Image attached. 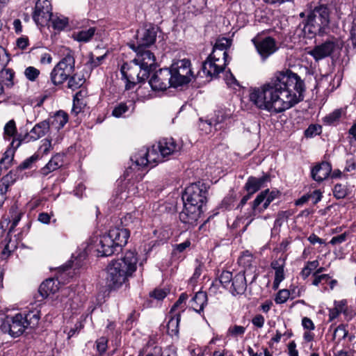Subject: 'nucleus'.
Returning a JSON list of instances; mask_svg holds the SVG:
<instances>
[{"instance_id": "nucleus-30", "label": "nucleus", "mask_w": 356, "mask_h": 356, "mask_svg": "<svg viewBox=\"0 0 356 356\" xmlns=\"http://www.w3.org/2000/svg\"><path fill=\"white\" fill-rule=\"evenodd\" d=\"M15 181V179L11 173H8L0 179V208L7 199V192Z\"/></svg>"}, {"instance_id": "nucleus-57", "label": "nucleus", "mask_w": 356, "mask_h": 356, "mask_svg": "<svg viewBox=\"0 0 356 356\" xmlns=\"http://www.w3.org/2000/svg\"><path fill=\"white\" fill-rule=\"evenodd\" d=\"M286 256H281L271 262L270 266L273 270L284 268L286 265Z\"/></svg>"}, {"instance_id": "nucleus-15", "label": "nucleus", "mask_w": 356, "mask_h": 356, "mask_svg": "<svg viewBox=\"0 0 356 356\" xmlns=\"http://www.w3.org/2000/svg\"><path fill=\"white\" fill-rule=\"evenodd\" d=\"M138 261L137 253L135 251L129 250L121 258L112 261L122 268L129 277L136 270Z\"/></svg>"}, {"instance_id": "nucleus-23", "label": "nucleus", "mask_w": 356, "mask_h": 356, "mask_svg": "<svg viewBox=\"0 0 356 356\" xmlns=\"http://www.w3.org/2000/svg\"><path fill=\"white\" fill-rule=\"evenodd\" d=\"M107 235L112 239L114 247L118 251L127 244L130 233L127 228L114 227L109 230Z\"/></svg>"}, {"instance_id": "nucleus-20", "label": "nucleus", "mask_w": 356, "mask_h": 356, "mask_svg": "<svg viewBox=\"0 0 356 356\" xmlns=\"http://www.w3.org/2000/svg\"><path fill=\"white\" fill-rule=\"evenodd\" d=\"M128 278L122 268L113 261L111 262L107 268L106 277L108 286L111 289L119 288Z\"/></svg>"}, {"instance_id": "nucleus-39", "label": "nucleus", "mask_w": 356, "mask_h": 356, "mask_svg": "<svg viewBox=\"0 0 356 356\" xmlns=\"http://www.w3.org/2000/svg\"><path fill=\"white\" fill-rule=\"evenodd\" d=\"M14 74L15 73L11 69L4 67L3 70L0 71V78L7 86L10 87L13 86V79Z\"/></svg>"}, {"instance_id": "nucleus-31", "label": "nucleus", "mask_w": 356, "mask_h": 356, "mask_svg": "<svg viewBox=\"0 0 356 356\" xmlns=\"http://www.w3.org/2000/svg\"><path fill=\"white\" fill-rule=\"evenodd\" d=\"M207 302V295L205 292L198 291L191 300V307L194 311L200 313Z\"/></svg>"}, {"instance_id": "nucleus-22", "label": "nucleus", "mask_w": 356, "mask_h": 356, "mask_svg": "<svg viewBox=\"0 0 356 356\" xmlns=\"http://www.w3.org/2000/svg\"><path fill=\"white\" fill-rule=\"evenodd\" d=\"M95 248L99 257H108L117 251L113 245V241L107 234L97 238Z\"/></svg>"}, {"instance_id": "nucleus-34", "label": "nucleus", "mask_w": 356, "mask_h": 356, "mask_svg": "<svg viewBox=\"0 0 356 356\" xmlns=\"http://www.w3.org/2000/svg\"><path fill=\"white\" fill-rule=\"evenodd\" d=\"M345 115L343 108H338L323 118V122L327 125H332L339 122L340 118Z\"/></svg>"}, {"instance_id": "nucleus-40", "label": "nucleus", "mask_w": 356, "mask_h": 356, "mask_svg": "<svg viewBox=\"0 0 356 356\" xmlns=\"http://www.w3.org/2000/svg\"><path fill=\"white\" fill-rule=\"evenodd\" d=\"M49 22H51L53 28L57 30L64 29L68 24L67 18L54 16L53 15Z\"/></svg>"}, {"instance_id": "nucleus-8", "label": "nucleus", "mask_w": 356, "mask_h": 356, "mask_svg": "<svg viewBox=\"0 0 356 356\" xmlns=\"http://www.w3.org/2000/svg\"><path fill=\"white\" fill-rule=\"evenodd\" d=\"M122 77L126 80V89L130 90L134 88L136 83L144 81L149 76L147 70H143L133 60L129 63H124L121 67Z\"/></svg>"}, {"instance_id": "nucleus-36", "label": "nucleus", "mask_w": 356, "mask_h": 356, "mask_svg": "<svg viewBox=\"0 0 356 356\" xmlns=\"http://www.w3.org/2000/svg\"><path fill=\"white\" fill-rule=\"evenodd\" d=\"M63 138V136L60 134H58L57 137L54 138V136H51V139L45 138L42 140V144L39 148V150L40 152H42V154H47L52 149L51 145V140H54L56 143H58L60 140H61Z\"/></svg>"}, {"instance_id": "nucleus-44", "label": "nucleus", "mask_w": 356, "mask_h": 356, "mask_svg": "<svg viewBox=\"0 0 356 356\" xmlns=\"http://www.w3.org/2000/svg\"><path fill=\"white\" fill-rule=\"evenodd\" d=\"M291 297V291L288 289L280 290L275 298L277 304H283Z\"/></svg>"}, {"instance_id": "nucleus-54", "label": "nucleus", "mask_w": 356, "mask_h": 356, "mask_svg": "<svg viewBox=\"0 0 356 356\" xmlns=\"http://www.w3.org/2000/svg\"><path fill=\"white\" fill-rule=\"evenodd\" d=\"M333 193L336 198L342 199L343 198L347 193L344 186L341 184H336L333 189Z\"/></svg>"}, {"instance_id": "nucleus-37", "label": "nucleus", "mask_w": 356, "mask_h": 356, "mask_svg": "<svg viewBox=\"0 0 356 356\" xmlns=\"http://www.w3.org/2000/svg\"><path fill=\"white\" fill-rule=\"evenodd\" d=\"M85 83V79L83 76L74 74L69 77L67 86L72 90L79 88Z\"/></svg>"}, {"instance_id": "nucleus-61", "label": "nucleus", "mask_w": 356, "mask_h": 356, "mask_svg": "<svg viewBox=\"0 0 356 356\" xmlns=\"http://www.w3.org/2000/svg\"><path fill=\"white\" fill-rule=\"evenodd\" d=\"M167 295V292L163 289H155L150 293V296L154 298L161 300H163Z\"/></svg>"}, {"instance_id": "nucleus-18", "label": "nucleus", "mask_w": 356, "mask_h": 356, "mask_svg": "<svg viewBox=\"0 0 356 356\" xmlns=\"http://www.w3.org/2000/svg\"><path fill=\"white\" fill-rule=\"evenodd\" d=\"M338 49H340L339 41L337 39L332 38L319 45H316L309 54L316 60H319L330 56Z\"/></svg>"}, {"instance_id": "nucleus-53", "label": "nucleus", "mask_w": 356, "mask_h": 356, "mask_svg": "<svg viewBox=\"0 0 356 356\" xmlns=\"http://www.w3.org/2000/svg\"><path fill=\"white\" fill-rule=\"evenodd\" d=\"M105 56L106 54L95 57L93 54L90 53L89 55V60L87 64L89 65L90 68L96 67L101 64L102 60L105 58Z\"/></svg>"}, {"instance_id": "nucleus-52", "label": "nucleus", "mask_w": 356, "mask_h": 356, "mask_svg": "<svg viewBox=\"0 0 356 356\" xmlns=\"http://www.w3.org/2000/svg\"><path fill=\"white\" fill-rule=\"evenodd\" d=\"M231 45V41L227 38H222L216 40L213 48L220 49L222 51H227V49Z\"/></svg>"}, {"instance_id": "nucleus-46", "label": "nucleus", "mask_w": 356, "mask_h": 356, "mask_svg": "<svg viewBox=\"0 0 356 356\" xmlns=\"http://www.w3.org/2000/svg\"><path fill=\"white\" fill-rule=\"evenodd\" d=\"M204 268V265L202 262L199 261L198 259L195 260V268L193 273V276L191 278V282L192 283H195L199 279L200 275H202L203 270Z\"/></svg>"}, {"instance_id": "nucleus-58", "label": "nucleus", "mask_w": 356, "mask_h": 356, "mask_svg": "<svg viewBox=\"0 0 356 356\" xmlns=\"http://www.w3.org/2000/svg\"><path fill=\"white\" fill-rule=\"evenodd\" d=\"M245 331V328L241 325H234L228 329V333L232 336L243 335Z\"/></svg>"}, {"instance_id": "nucleus-47", "label": "nucleus", "mask_w": 356, "mask_h": 356, "mask_svg": "<svg viewBox=\"0 0 356 356\" xmlns=\"http://www.w3.org/2000/svg\"><path fill=\"white\" fill-rule=\"evenodd\" d=\"M187 298L188 296L186 293H181L179 299L171 308L170 314H172L178 309H180L179 312H183L185 307V302L187 300Z\"/></svg>"}, {"instance_id": "nucleus-17", "label": "nucleus", "mask_w": 356, "mask_h": 356, "mask_svg": "<svg viewBox=\"0 0 356 356\" xmlns=\"http://www.w3.org/2000/svg\"><path fill=\"white\" fill-rule=\"evenodd\" d=\"M278 194V191H270L269 189L261 192L252 202L253 215L264 212L269 204L277 197Z\"/></svg>"}, {"instance_id": "nucleus-2", "label": "nucleus", "mask_w": 356, "mask_h": 356, "mask_svg": "<svg viewBox=\"0 0 356 356\" xmlns=\"http://www.w3.org/2000/svg\"><path fill=\"white\" fill-rule=\"evenodd\" d=\"M182 145L172 138H165L154 145L151 148H143L131 157V161L136 166H155L158 163L164 161L170 155L179 152Z\"/></svg>"}, {"instance_id": "nucleus-11", "label": "nucleus", "mask_w": 356, "mask_h": 356, "mask_svg": "<svg viewBox=\"0 0 356 356\" xmlns=\"http://www.w3.org/2000/svg\"><path fill=\"white\" fill-rule=\"evenodd\" d=\"M157 28L151 25H146L138 30L136 35V43L130 44L131 48H147L152 45L156 38Z\"/></svg>"}, {"instance_id": "nucleus-6", "label": "nucleus", "mask_w": 356, "mask_h": 356, "mask_svg": "<svg viewBox=\"0 0 356 356\" xmlns=\"http://www.w3.org/2000/svg\"><path fill=\"white\" fill-rule=\"evenodd\" d=\"M75 60L71 53L63 58L52 70L50 78L54 85L64 83L74 71Z\"/></svg>"}, {"instance_id": "nucleus-9", "label": "nucleus", "mask_w": 356, "mask_h": 356, "mask_svg": "<svg viewBox=\"0 0 356 356\" xmlns=\"http://www.w3.org/2000/svg\"><path fill=\"white\" fill-rule=\"evenodd\" d=\"M256 271L255 266H250L244 271L236 273L232 280L229 291L233 296L243 294L247 289L246 277H250V282L252 283L258 277V273Z\"/></svg>"}, {"instance_id": "nucleus-1", "label": "nucleus", "mask_w": 356, "mask_h": 356, "mask_svg": "<svg viewBox=\"0 0 356 356\" xmlns=\"http://www.w3.org/2000/svg\"><path fill=\"white\" fill-rule=\"evenodd\" d=\"M305 84L291 70L277 72L271 80L251 90L250 101L259 109L282 113L303 99Z\"/></svg>"}, {"instance_id": "nucleus-7", "label": "nucleus", "mask_w": 356, "mask_h": 356, "mask_svg": "<svg viewBox=\"0 0 356 356\" xmlns=\"http://www.w3.org/2000/svg\"><path fill=\"white\" fill-rule=\"evenodd\" d=\"M207 186L205 184L198 181L186 188L182 195L184 204L198 206L202 209L207 200Z\"/></svg>"}, {"instance_id": "nucleus-33", "label": "nucleus", "mask_w": 356, "mask_h": 356, "mask_svg": "<svg viewBox=\"0 0 356 356\" xmlns=\"http://www.w3.org/2000/svg\"><path fill=\"white\" fill-rule=\"evenodd\" d=\"M180 321V312L171 315L167 323L168 333L171 335H177L179 332V324Z\"/></svg>"}, {"instance_id": "nucleus-38", "label": "nucleus", "mask_w": 356, "mask_h": 356, "mask_svg": "<svg viewBox=\"0 0 356 356\" xmlns=\"http://www.w3.org/2000/svg\"><path fill=\"white\" fill-rule=\"evenodd\" d=\"M130 107H131L132 110L134 109V104L132 102H129V105L127 103H120L115 107L113 110L112 114L116 118H120L122 116L124 113L127 112Z\"/></svg>"}, {"instance_id": "nucleus-59", "label": "nucleus", "mask_w": 356, "mask_h": 356, "mask_svg": "<svg viewBox=\"0 0 356 356\" xmlns=\"http://www.w3.org/2000/svg\"><path fill=\"white\" fill-rule=\"evenodd\" d=\"M229 114H226L222 111H218L217 113L216 114V118L214 120L215 121V129H218V128L217 126L220 124V123L223 122L225 119H227L229 117Z\"/></svg>"}, {"instance_id": "nucleus-14", "label": "nucleus", "mask_w": 356, "mask_h": 356, "mask_svg": "<svg viewBox=\"0 0 356 356\" xmlns=\"http://www.w3.org/2000/svg\"><path fill=\"white\" fill-rule=\"evenodd\" d=\"M252 41L264 61L278 49L275 40L271 37H266L262 39L254 38Z\"/></svg>"}, {"instance_id": "nucleus-5", "label": "nucleus", "mask_w": 356, "mask_h": 356, "mask_svg": "<svg viewBox=\"0 0 356 356\" xmlns=\"http://www.w3.org/2000/svg\"><path fill=\"white\" fill-rule=\"evenodd\" d=\"M168 70L172 76V87L186 84L194 77L191 61L186 58L174 61Z\"/></svg>"}, {"instance_id": "nucleus-56", "label": "nucleus", "mask_w": 356, "mask_h": 356, "mask_svg": "<svg viewBox=\"0 0 356 356\" xmlns=\"http://www.w3.org/2000/svg\"><path fill=\"white\" fill-rule=\"evenodd\" d=\"M39 156L38 154H33L31 157L24 160L20 165L19 168L22 170L30 168L32 164L38 159Z\"/></svg>"}, {"instance_id": "nucleus-51", "label": "nucleus", "mask_w": 356, "mask_h": 356, "mask_svg": "<svg viewBox=\"0 0 356 356\" xmlns=\"http://www.w3.org/2000/svg\"><path fill=\"white\" fill-rule=\"evenodd\" d=\"M348 336V330L343 324L339 325L334 332V337L338 338L339 340L345 339Z\"/></svg>"}, {"instance_id": "nucleus-12", "label": "nucleus", "mask_w": 356, "mask_h": 356, "mask_svg": "<svg viewBox=\"0 0 356 356\" xmlns=\"http://www.w3.org/2000/svg\"><path fill=\"white\" fill-rule=\"evenodd\" d=\"M10 213H12V222L10 227L9 228L7 236L6 238L2 241L0 243V248H2V251L1 254L2 257H7L10 255V254L14 251L17 245L15 242L11 241V238L10 237V234L13 232L15 227L17 225L19 222L21 220L22 213L21 212L17 211V208L12 207L10 209Z\"/></svg>"}, {"instance_id": "nucleus-55", "label": "nucleus", "mask_w": 356, "mask_h": 356, "mask_svg": "<svg viewBox=\"0 0 356 356\" xmlns=\"http://www.w3.org/2000/svg\"><path fill=\"white\" fill-rule=\"evenodd\" d=\"M321 127L318 125L311 124L305 130V135L306 137H313L314 136L318 135L321 133Z\"/></svg>"}, {"instance_id": "nucleus-13", "label": "nucleus", "mask_w": 356, "mask_h": 356, "mask_svg": "<svg viewBox=\"0 0 356 356\" xmlns=\"http://www.w3.org/2000/svg\"><path fill=\"white\" fill-rule=\"evenodd\" d=\"M149 84L154 91H163L172 86V76L168 68L160 69L154 72L149 80Z\"/></svg>"}, {"instance_id": "nucleus-41", "label": "nucleus", "mask_w": 356, "mask_h": 356, "mask_svg": "<svg viewBox=\"0 0 356 356\" xmlns=\"http://www.w3.org/2000/svg\"><path fill=\"white\" fill-rule=\"evenodd\" d=\"M234 275L232 272L223 270L219 276V280L222 286L229 289Z\"/></svg>"}, {"instance_id": "nucleus-19", "label": "nucleus", "mask_w": 356, "mask_h": 356, "mask_svg": "<svg viewBox=\"0 0 356 356\" xmlns=\"http://www.w3.org/2000/svg\"><path fill=\"white\" fill-rule=\"evenodd\" d=\"M51 3L47 0H38L35 6L33 19L38 25L49 22L52 17Z\"/></svg>"}, {"instance_id": "nucleus-24", "label": "nucleus", "mask_w": 356, "mask_h": 356, "mask_svg": "<svg viewBox=\"0 0 356 356\" xmlns=\"http://www.w3.org/2000/svg\"><path fill=\"white\" fill-rule=\"evenodd\" d=\"M332 172V166L330 163L323 161L316 164L311 170L312 178L317 181L322 182L326 179Z\"/></svg>"}, {"instance_id": "nucleus-25", "label": "nucleus", "mask_w": 356, "mask_h": 356, "mask_svg": "<svg viewBox=\"0 0 356 356\" xmlns=\"http://www.w3.org/2000/svg\"><path fill=\"white\" fill-rule=\"evenodd\" d=\"M270 181V175L268 174L264 175L259 178L250 177L244 186V188L248 193L253 195L260 188L264 187L266 184Z\"/></svg>"}, {"instance_id": "nucleus-48", "label": "nucleus", "mask_w": 356, "mask_h": 356, "mask_svg": "<svg viewBox=\"0 0 356 356\" xmlns=\"http://www.w3.org/2000/svg\"><path fill=\"white\" fill-rule=\"evenodd\" d=\"M275 279L273 282V288L277 289L280 284L284 280V268L275 269Z\"/></svg>"}, {"instance_id": "nucleus-63", "label": "nucleus", "mask_w": 356, "mask_h": 356, "mask_svg": "<svg viewBox=\"0 0 356 356\" xmlns=\"http://www.w3.org/2000/svg\"><path fill=\"white\" fill-rule=\"evenodd\" d=\"M347 234L343 233L340 235L332 237L330 240V243L332 245L340 244L344 242L346 240Z\"/></svg>"}, {"instance_id": "nucleus-3", "label": "nucleus", "mask_w": 356, "mask_h": 356, "mask_svg": "<svg viewBox=\"0 0 356 356\" xmlns=\"http://www.w3.org/2000/svg\"><path fill=\"white\" fill-rule=\"evenodd\" d=\"M40 320V312L30 311L28 313H19L13 316H7L3 320L1 329L13 337L20 336L28 328L35 327Z\"/></svg>"}, {"instance_id": "nucleus-16", "label": "nucleus", "mask_w": 356, "mask_h": 356, "mask_svg": "<svg viewBox=\"0 0 356 356\" xmlns=\"http://www.w3.org/2000/svg\"><path fill=\"white\" fill-rule=\"evenodd\" d=\"M136 53V56L133 60L143 70H147L148 73L155 69V56L154 55L146 48L136 47L131 48Z\"/></svg>"}, {"instance_id": "nucleus-60", "label": "nucleus", "mask_w": 356, "mask_h": 356, "mask_svg": "<svg viewBox=\"0 0 356 356\" xmlns=\"http://www.w3.org/2000/svg\"><path fill=\"white\" fill-rule=\"evenodd\" d=\"M16 44L18 48L22 50L25 49L29 44V38L27 36H22L19 38L16 41Z\"/></svg>"}, {"instance_id": "nucleus-4", "label": "nucleus", "mask_w": 356, "mask_h": 356, "mask_svg": "<svg viewBox=\"0 0 356 356\" xmlns=\"http://www.w3.org/2000/svg\"><path fill=\"white\" fill-rule=\"evenodd\" d=\"M330 9L327 5L314 6L307 15L305 31L313 35H323L330 24Z\"/></svg>"}, {"instance_id": "nucleus-26", "label": "nucleus", "mask_w": 356, "mask_h": 356, "mask_svg": "<svg viewBox=\"0 0 356 356\" xmlns=\"http://www.w3.org/2000/svg\"><path fill=\"white\" fill-rule=\"evenodd\" d=\"M220 64L215 59H211L208 57L202 64V71L207 76L216 77L220 72H223L225 67V66H220Z\"/></svg>"}, {"instance_id": "nucleus-50", "label": "nucleus", "mask_w": 356, "mask_h": 356, "mask_svg": "<svg viewBox=\"0 0 356 356\" xmlns=\"http://www.w3.org/2000/svg\"><path fill=\"white\" fill-rule=\"evenodd\" d=\"M26 77L31 81H34L39 76L40 71L34 67H28L24 72Z\"/></svg>"}, {"instance_id": "nucleus-21", "label": "nucleus", "mask_w": 356, "mask_h": 356, "mask_svg": "<svg viewBox=\"0 0 356 356\" xmlns=\"http://www.w3.org/2000/svg\"><path fill=\"white\" fill-rule=\"evenodd\" d=\"M202 209L198 206L184 204V209L179 213L181 222L189 226H195L200 217Z\"/></svg>"}, {"instance_id": "nucleus-62", "label": "nucleus", "mask_w": 356, "mask_h": 356, "mask_svg": "<svg viewBox=\"0 0 356 356\" xmlns=\"http://www.w3.org/2000/svg\"><path fill=\"white\" fill-rule=\"evenodd\" d=\"M264 317L261 314L256 315L252 320V324L257 327H262L264 325Z\"/></svg>"}, {"instance_id": "nucleus-10", "label": "nucleus", "mask_w": 356, "mask_h": 356, "mask_svg": "<svg viewBox=\"0 0 356 356\" xmlns=\"http://www.w3.org/2000/svg\"><path fill=\"white\" fill-rule=\"evenodd\" d=\"M49 129V123L47 120H43L37 123L24 136L19 134L17 138H14L12 140V145L17 143L16 147H19L22 142L29 143L35 141L44 136Z\"/></svg>"}, {"instance_id": "nucleus-64", "label": "nucleus", "mask_w": 356, "mask_h": 356, "mask_svg": "<svg viewBox=\"0 0 356 356\" xmlns=\"http://www.w3.org/2000/svg\"><path fill=\"white\" fill-rule=\"evenodd\" d=\"M302 325L305 329L313 330L315 328L313 321L308 317H304L302 319Z\"/></svg>"}, {"instance_id": "nucleus-42", "label": "nucleus", "mask_w": 356, "mask_h": 356, "mask_svg": "<svg viewBox=\"0 0 356 356\" xmlns=\"http://www.w3.org/2000/svg\"><path fill=\"white\" fill-rule=\"evenodd\" d=\"M17 143H15L12 145V143L10 144V147L4 152L3 157L1 159V163H9L13 160L14 156L15 150L18 147H16Z\"/></svg>"}, {"instance_id": "nucleus-27", "label": "nucleus", "mask_w": 356, "mask_h": 356, "mask_svg": "<svg viewBox=\"0 0 356 356\" xmlns=\"http://www.w3.org/2000/svg\"><path fill=\"white\" fill-rule=\"evenodd\" d=\"M59 281L53 278H49L44 281L40 286L39 293L43 298H48L51 295L55 294L58 291Z\"/></svg>"}, {"instance_id": "nucleus-29", "label": "nucleus", "mask_w": 356, "mask_h": 356, "mask_svg": "<svg viewBox=\"0 0 356 356\" xmlns=\"http://www.w3.org/2000/svg\"><path fill=\"white\" fill-rule=\"evenodd\" d=\"M64 155L62 154H56L54 155L45 166L40 169V173L43 176H47L50 172L60 168L63 164Z\"/></svg>"}, {"instance_id": "nucleus-49", "label": "nucleus", "mask_w": 356, "mask_h": 356, "mask_svg": "<svg viewBox=\"0 0 356 356\" xmlns=\"http://www.w3.org/2000/svg\"><path fill=\"white\" fill-rule=\"evenodd\" d=\"M107 343L108 340L105 337H100L97 340V350L99 353V355L102 356V355L106 353L108 348Z\"/></svg>"}, {"instance_id": "nucleus-43", "label": "nucleus", "mask_w": 356, "mask_h": 356, "mask_svg": "<svg viewBox=\"0 0 356 356\" xmlns=\"http://www.w3.org/2000/svg\"><path fill=\"white\" fill-rule=\"evenodd\" d=\"M318 264L319 263L318 260L308 261L306 266H305L301 271L302 277L304 279L308 277L312 273V271L318 266Z\"/></svg>"}, {"instance_id": "nucleus-35", "label": "nucleus", "mask_w": 356, "mask_h": 356, "mask_svg": "<svg viewBox=\"0 0 356 356\" xmlns=\"http://www.w3.org/2000/svg\"><path fill=\"white\" fill-rule=\"evenodd\" d=\"M208 57L211 58V59H215L216 61L220 63V66H226L227 64V51H222L220 49L213 48L211 54Z\"/></svg>"}, {"instance_id": "nucleus-45", "label": "nucleus", "mask_w": 356, "mask_h": 356, "mask_svg": "<svg viewBox=\"0 0 356 356\" xmlns=\"http://www.w3.org/2000/svg\"><path fill=\"white\" fill-rule=\"evenodd\" d=\"M17 132L15 122L13 120L8 122L4 127V138L14 136Z\"/></svg>"}, {"instance_id": "nucleus-32", "label": "nucleus", "mask_w": 356, "mask_h": 356, "mask_svg": "<svg viewBox=\"0 0 356 356\" xmlns=\"http://www.w3.org/2000/svg\"><path fill=\"white\" fill-rule=\"evenodd\" d=\"M96 32L95 27H90L75 31L72 34V38L79 42H88L92 40Z\"/></svg>"}, {"instance_id": "nucleus-28", "label": "nucleus", "mask_w": 356, "mask_h": 356, "mask_svg": "<svg viewBox=\"0 0 356 356\" xmlns=\"http://www.w3.org/2000/svg\"><path fill=\"white\" fill-rule=\"evenodd\" d=\"M47 122L49 123V129L51 134L53 130L58 131L63 128L68 122V115L63 111H58Z\"/></svg>"}]
</instances>
